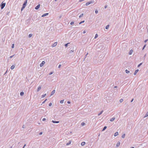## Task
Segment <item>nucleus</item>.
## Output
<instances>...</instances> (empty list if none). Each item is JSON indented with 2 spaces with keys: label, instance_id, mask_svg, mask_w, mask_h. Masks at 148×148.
I'll use <instances>...</instances> for the list:
<instances>
[{
  "label": "nucleus",
  "instance_id": "nucleus-1",
  "mask_svg": "<svg viewBox=\"0 0 148 148\" xmlns=\"http://www.w3.org/2000/svg\"><path fill=\"white\" fill-rule=\"evenodd\" d=\"M6 3H3L2 2L1 5V9H3Z\"/></svg>",
  "mask_w": 148,
  "mask_h": 148
},
{
  "label": "nucleus",
  "instance_id": "nucleus-2",
  "mask_svg": "<svg viewBox=\"0 0 148 148\" xmlns=\"http://www.w3.org/2000/svg\"><path fill=\"white\" fill-rule=\"evenodd\" d=\"M94 2V1H89L88 2L86 3V6H88L91 3H93Z\"/></svg>",
  "mask_w": 148,
  "mask_h": 148
},
{
  "label": "nucleus",
  "instance_id": "nucleus-3",
  "mask_svg": "<svg viewBox=\"0 0 148 148\" xmlns=\"http://www.w3.org/2000/svg\"><path fill=\"white\" fill-rule=\"evenodd\" d=\"M26 5H27L25 3H23V5L22 7L21 8V11H22L25 8V7L26 6Z\"/></svg>",
  "mask_w": 148,
  "mask_h": 148
},
{
  "label": "nucleus",
  "instance_id": "nucleus-4",
  "mask_svg": "<svg viewBox=\"0 0 148 148\" xmlns=\"http://www.w3.org/2000/svg\"><path fill=\"white\" fill-rule=\"evenodd\" d=\"M45 62L44 61H42L41 63L40 64V67H41L43 66L44 64H45Z\"/></svg>",
  "mask_w": 148,
  "mask_h": 148
},
{
  "label": "nucleus",
  "instance_id": "nucleus-5",
  "mask_svg": "<svg viewBox=\"0 0 148 148\" xmlns=\"http://www.w3.org/2000/svg\"><path fill=\"white\" fill-rule=\"evenodd\" d=\"M40 4H38L37 6H36L35 8V9L36 10H38L40 8Z\"/></svg>",
  "mask_w": 148,
  "mask_h": 148
},
{
  "label": "nucleus",
  "instance_id": "nucleus-6",
  "mask_svg": "<svg viewBox=\"0 0 148 148\" xmlns=\"http://www.w3.org/2000/svg\"><path fill=\"white\" fill-rule=\"evenodd\" d=\"M120 142L119 141H118L116 144V146L117 147H118L120 145Z\"/></svg>",
  "mask_w": 148,
  "mask_h": 148
},
{
  "label": "nucleus",
  "instance_id": "nucleus-7",
  "mask_svg": "<svg viewBox=\"0 0 148 148\" xmlns=\"http://www.w3.org/2000/svg\"><path fill=\"white\" fill-rule=\"evenodd\" d=\"M52 122L54 123H59V121H55L53 120H52Z\"/></svg>",
  "mask_w": 148,
  "mask_h": 148
},
{
  "label": "nucleus",
  "instance_id": "nucleus-8",
  "mask_svg": "<svg viewBox=\"0 0 148 148\" xmlns=\"http://www.w3.org/2000/svg\"><path fill=\"white\" fill-rule=\"evenodd\" d=\"M41 86H39L38 87V88L37 90V92L39 91L41 89Z\"/></svg>",
  "mask_w": 148,
  "mask_h": 148
},
{
  "label": "nucleus",
  "instance_id": "nucleus-9",
  "mask_svg": "<svg viewBox=\"0 0 148 148\" xmlns=\"http://www.w3.org/2000/svg\"><path fill=\"white\" fill-rule=\"evenodd\" d=\"M55 92V90H53V91L51 93V95H53L54 94Z\"/></svg>",
  "mask_w": 148,
  "mask_h": 148
},
{
  "label": "nucleus",
  "instance_id": "nucleus-10",
  "mask_svg": "<svg viewBox=\"0 0 148 148\" xmlns=\"http://www.w3.org/2000/svg\"><path fill=\"white\" fill-rule=\"evenodd\" d=\"M57 42H55L54 43H53V44L52 45V47H54L56 46L57 45Z\"/></svg>",
  "mask_w": 148,
  "mask_h": 148
},
{
  "label": "nucleus",
  "instance_id": "nucleus-11",
  "mask_svg": "<svg viewBox=\"0 0 148 148\" xmlns=\"http://www.w3.org/2000/svg\"><path fill=\"white\" fill-rule=\"evenodd\" d=\"M138 71L139 70L138 69L136 70L134 73V75H136Z\"/></svg>",
  "mask_w": 148,
  "mask_h": 148
},
{
  "label": "nucleus",
  "instance_id": "nucleus-12",
  "mask_svg": "<svg viewBox=\"0 0 148 148\" xmlns=\"http://www.w3.org/2000/svg\"><path fill=\"white\" fill-rule=\"evenodd\" d=\"M48 14H49L48 13H46L45 14L42 15V17H44V16H46L47 15H48Z\"/></svg>",
  "mask_w": 148,
  "mask_h": 148
},
{
  "label": "nucleus",
  "instance_id": "nucleus-13",
  "mask_svg": "<svg viewBox=\"0 0 148 148\" xmlns=\"http://www.w3.org/2000/svg\"><path fill=\"white\" fill-rule=\"evenodd\" d=\"M119 134V133L118 132H116L115 134H114V136H117Z\"/></svg>",
  "mask_w": 148,
  "mask_h": 148
},
{
  "label": "nucleus",
  "instance_id": "nucleus-14",
  "mask_svg": "<svg viewBox=\"0 0 148 148\" xmlns=\"http://www.w3.org/2000/svg\"><path fill=\"white\" fill-rule=\"evenodd\" d=\"M115 119V117H113L110 119V121H113Z\"/></svg>",
  "mask_w": 148,
  "mask_h": 148
},
{
  "label": "nucleus",
  "instance_id": "nucleus-15",
  "mask_svg": "<svg viewBox=\"0 0 148 148\" xmlns=\"http://www.w3.org/2000/svg\"><path fill=\"white\" fill-rule=\"evenodd\" d=\"M85 144V142H83L81 143V145L82 146L84 145Z\"/></svg>",
  "mask_w": 148,
  "mask_h": 148
},
{
  "label": "nucleus",
  "instance_id": "nucleus-16",
  "mask_svg": "<svg viewBox=\"0 0 148 148\" xmlns=\"http://www.w3.org/2000/svg\"><path fill=\"white\" fill-rule=\"evenodd\" d=\"M15 68V66L14 65H12L11 67V69H13Z\"/></svg>",
  "mask_w": 148,
  "mask_h": 148
},
{
  "label": "nucleus",
  "instance_id": "nucleus-17",
  "mask_svg": "<svg viewBox=\"0 0 148 148\" xmlns=\"http://www.w3.org/2000/svg\"><path fill=\"white\" fill-rule=\"evenodd\" d=\"M133 52V50H131L130 51V52L129 53V55H131L132 53Z\"/></svg>",
  "mask_w": 148,
  "mask_h": 148
},
{
  "label": "nucleus",
  "instance_id": "nucleus-18",
  "mask_svg": "<svg viewBox=\"0 0 148 148\" xmlns=\"http://www.w3.org/2000/svg\"><path fill=\"white\" fill-rule=\"evenodd\" d=\"M107 127L106 126H105L103 128V129L102 130V131H104L105 130L106 128H107Z\"/></svg>",
  "mask_w": 148,
  "mask_h": 148
},
{
  "label": "nucleus",
  "instance_id": "nucleus-19",
  "mask_svg": "<svg viewBox=\"0 0 148 148\" xmlns=\"http://www.w3.org/2000/svg\"><path fill=\"white\" fill-rule=\"evenodd\" d=\"M71 143V140L69 141L68 143H66V145H70Z\"/></svg>",
  "mask_w": 148,
  "mask_h": 148
},
{
  "label": "nucleus",
  "instance_id": "nucleus-20",
  "mask_svg": "<svg viewBox=\"0 0 148 148\" xmlns=\"http://www.w3.org/2000/svg\"><path fill=\"white\" fill-rule=\"evenodd\" d=\"M103 112V110H102L101 112L98 114V116H99Z\"/></svg>",
  "mask_w": 148,
  "mask_h": 148
},
{
  "label": "nucleus",
  "instance_id": "nucleus-21",
  "mask_svg": "<svg viewBox=\"0 0 148 148\" xmlns=\"http://www.w3.org/2000/svg\"><path fill=\"white\" fill-rule=\"evenodd\" d=\"M148 116V111L145 116H144V118H145Z\"/></svg>",
  "mask_w": 148,
  "mask_h": 148
},
{
  "label": "nucleus",
  "instance_id": "nucleus-22",
  "mask_svg": "<svg viewBox=\"0 0 148 148\" xmlns=\"http://www.w3.org/2000/svg\"><path fill=\"white\" fill-rule=\"evenodd\" d=\"M24 93L23 92H21L20 95L21 96H23L24 95Z\"/></svg>",
  "mask_w": 148,
  "mask_h": 148
},
{
  "label": "nucleus",
  "instance_id": "nucleus-23",
  "mask_svg": "<svg viewBox=\"0 0 148 148\" xmlns=\"http://www.w3.org/2000/svg\"><path fill=\"white\" fill-rule=\"evenodd\" d=\"M125 134H123L122 136V138H125Z\"/></svg>",
  "mask_w": 148,
  "mask_h": 148
},
{
  "label": "nucleus",
  "instance_id": "nucleus-24",
  "mask_svg": "<svg viewBox=\"0 0 148 148\" xmlns=\"http://www.w3.org/2000/svg\"><path fill=\"white\" fill-rule=\"evenodd\" d=\"M46 94H44V95H42V96L41 98H44V97H45L46 96Z\"/></svg>",
  "mask_w": 148,
  "mask_h": 148
},
{
  "label": "nucleus",
  "instance_id": "nucleus-25",
  "mask_svg": "<svg viewBox=\"0 0 148 148\" xmlns=\"http://www.w3.org/2000/svg\"><path fill=\"white\" fill-rule=\"evenodd\" d=\"M83 15H84V14L83 13L81 14L79 16V17L80 18L82 17L83 16Z\"/></svg>",
  "mask_w": 148,
  "mask_h": 148
},
{
  "label": "nucleus",
  "instance_id": "nucleus-26",
  "mask_svg": "<svg viewBox=\"0 0 148 148\" xmlns=\"http://www.w3.org/2000/svg\"><path fill=\"white\" fill-rule=\"evenodd\" d=\"M109 27V25H107L106 27V29H108Z\"/></svg>",
  "mask_w": 148,
  "mask_h": 148
},
{
  "label": "nucleus",
  "instance_id": "nucleus-27",
  "mask_svg": "<svg viewBox=\"0 0 148 148\" xmlns=\"http://www.w3.org/2000/svg\"><path fill=\"white\" fill-rule=\"evenodd\" d=\"M32 34H29L28 36L29 37V38H31L32 36Z\"/></svg>",
  "mask_w": 148,
  "mask_h": 148
},
{
  "label": "nucleus",
  "instance_id": "nucleus-28",
  "mask_svg": "<svg viewBox=\"0 0 148 148\" xmlns=\"http://www.w3.org/2000/svg\"><path fill=\"white\" fill-rule=\"evenodd\" d=\"M98 36V35L97 34H96L95 35V37H94V38L96 39L97 38V37Z\"/></svg>",
  "mask_w": 148,
  "mask_h": 148
},
{
  "label": "nucleus",
  "instance_id": "nucleus-29",
  "mask_svg": "<svg viewBox=\"0 0 148 148\" xmlns=\"http://www.w3.org/2000/svg\"><path fill=\"white\" fill-rule=\"evenodd\" d=\"M64 100H61L60 101V103L62 104L64 103Z\"/></svg>",
  "mask_w": 148,
  "mask_h": 148
},
{
  "label": "nucleus",
  "instance_id": "nucleus-30",
  "mask_svg": "<svg viewBox=\"0 0 148 148\" xmlns=\"http://www.w3.org/2000/svg\"><path fill=\"white\" fill-rule=\"evenodd\" d=\"M125 71L126 73H129V72H130V71H128V70H127V69Z\"/></svg>",
  "mask_w": 148,
  "mask_h": 148
},
{
  "label": "nucleus",
  "instance_id": "nucleus-31",
  "mask_svg": "<svg viewBox=\"0 0 148 148\" xmlns=\"http://www.w3.org/2000/svg\"><path fill=\"white\" fill-rule=\"evenodd\" d=\"M81 125L82 126H84L85 125V123L84 122H82L81 123Z\"/></svg>",
  "mask_w": 148,
  "mask_h": 148
},
{
  "label": "nucleus",
  "instance_id": "nucleus-32",
  "mask_svg": "<svg viewBox=\"0 0 148 148\" xmlns=\"http://www.w3.org/2000/svg\"><path fill=\"white\" fill-rule=\"evenodd\" d=\"M84 21H82L80 22L79 23V24H81L82 23H84Z\"/></svg>",
  "mask_w": 148,
  "mask_h": 148
},
{
  "label": "nucleus",
  "instance_id": "nucleus-33",
  "mask_svg": "<svg viewBox=\"0 0 148 148\" xmlns=\"http://www.w3.org/2000/svg\"><path fill=\"white\" fill-rule=\"evenodd\" d=\"M69 44V43H66V44H65V47H67V46H68V44Z\"/></svg>",
  "mask_w": 148,
  "mask_h": 148
},
{
  "label": "nucleus",
  "instance_id": "nucleus-34",
  "mask_svg": "<svg viewBox=\"0 0 148 148\" xmlns=\"http://www.w3.org/2000/svg\"><path fill=\"white\" fill-rule=\"evenodd\" d=\"M73 51L74 50H71V51H70L69 53H72L73 52Z\"/></svg>",
  "mask_w": 148,
  "mask_h": 148
},
{
  "label": "nucleus",
  "instance_id": "nucleus-35",
  "mask_svg": "<svg viewBox=\"0 0 148 148\" xmlns=\"http://www.w3.org/2000/svg\"><path fill=\"white\" fill-rule=\"evenodd\" d=\"M123 101V99H120V102L121 103Z\"/></svg>",
  "mask_w": 148,
  "mask_h": 148
},
{
  "label": "nucleus",
  "instance_id": "nucleus-36",
  "mask_svg": "<svg viewBox=\"0 0 148 148\" xmlns=\"http://www.w3.org/2000/svg\"><path fill=\"white\" fill-rule=\"evenodd\" d=\"M27 0H26L25 1L24 3H25V4L27 5Z\"/></svg>",
  "mask_w": 148,
  "mask_h": 148
},
{
  "label": "nucleus",
  "instance_id": "nucleus-37",
  "mask_svg": "<svg viewBox=\"0 0 148 148\" xmlns=\"http://www.w3.org/2000/svg\"><path fill=\"white\" fill-rule=\"evenodd\" d=\"M14 47V44H13L12 45V46L11 47L12 48H13Z\"/></svg>",
  "mask_w": 148,
  "mask_h": 148
},
{
  "label": "nucleus",
  "instance_id": "nucleus-38",
  "mask_svg": "<svg viewBox=\"0 0 148 148\" xmlns=\"http://www.w3.org/2000/svg\"><path fill=\"white\" fill-rule=\"evenodd\" d=\"M95 12L96 14H97L98 13V11L97 10H95Z\"/></svg>",
  "mask_w": 148,
  "mask_h": 148
},
{
  "label": "nucleus",
  "instance_id": "nucleus-39",
  "mask_svg": "<svg viewBox=\"0 0 148 148\" xmlns=\"http://www.w3.org/2000/svg\"><path fill=\"white\" fill-rule=\"evenodd\" d=\"M74 24V22H71L70 23L71 25H72Z\"/></svg>",
  "mask_w": 148,
  "mask_h": 148
},
{
  "label": "nucleus",
  "instance_id": "nucleus-40",
  "mask_svg": "<svg viewBox=\"0 0 148 148\" xmlns=\"http://www.w3.org/2000/svg\"><path fill=\"white\" fill-rule=\"evenodd\" d=\"M47 100V99H45V101H44L43 102H42V104H43V103H44L46 102V101Z\"/></svg>",
  "mask_w": 148,
  "mask_h": 148
},
{
  "label": "nucleus",
  "instance_id": "nucleus-41",
  "mask_svg": "<svg viewBox=\"0 0 148 148\" xmlns=\"http://www.w3.org/2000/svg\"><path fill=\"white\" fill-rule=\"evenodd\" d=\"M146 46V45H145L144 46H143V50L144 49V48H145V47Z\"/></svg>",
  "mask_w": 148,
  "mask_h": 148
},
{
  "label": "nucleus",
  "instance_id": "nucleus-42",
  "mask_svg": "<svg viewBox=\"0 0 148 148\" xmlns=\"http://www.w3.org/2000/svg\"><path fill=\"white\" fill-rule=\"evenodd\" d=\"M52 103H50L49 104V106H52Z\"/></svg>",
  "mask_w": 148,
  "mask_h": 148
},
{
  "label": "nucleus",
  "instance_id": "nucleus-43",
  "mask_svg": "<svg viewBox=\"0 0 148 148\" xmlns=\"http://www.w3.org/2000/svg\"><path fill=\"white\" fill-rule=\"evenodd\" d=\"M142 64V63H140L138 65V67H139Z\"/></svg>",
  "mask_w": 148,
  "mask_h": 148
},
{
  "label": "nucleus",
  "instance_id": "nucleus-44",
  "mask_svg": "<svg viewBox=\"0 0 148 148\" xmlns=\"http://www.w3.org/2000/svg\"><path fill=\"white\" fill-rule=\"evenodd\" d=\"M61 66V64H59V65L58 66V68H59V69L60 68Z\"/></svg>",
  "mask_w": 148,
  "mask_h": 148
},
{
  "label": "nucleus",
  "instance_id": "nucleus-45",
  "mask_svg": "<svg viewBox=\"0 0 148 148\" xmlns=\"http://www.w3.org/2000/svg\"><path fill=\"white\" fill-rule=\"evenodd\" d=\"M15 55H12V56H11L10 57V58H12Z\"/></svg>",
  "mask_w": 148,
  "mask_h": 148
},
{
  "label": "nucleus",
  "instance_id": "nucleus-46",
  "mask_svg": "<svg viewBox=\"0 0 148 148\" xmlns=\"http://www.w3.org/2000/svg\"><path fill=\"white\" fill-rule=\"evenodd\" d=\"M46 120V119L45 118H44L42 119V121H45Z\"/></svg>",
  "mask_w": 148,
  "mask_h": 148
},
{
  "label": "nucleus",
  "instance_id": "nucleus-47",
  "mask_svg": "<svg viewBox=\"0 0 148 148\" xmlns=\"http://www.w3.org/2000/svg\"><path fill=\"white\" fill-rule=\"evenodd\" d=\"M53 73V72H51L49 73V75H51Z\"/></svg>",
  "mask_w": 148,
  "mask_h": 148
},
{
  "label": "nucleus",
  "instance_id": "nucleus-48",
  "mask_svg": "<svg viewBox=\"0 0 148 148\" xmlns=\"http://www.w3.org/2000/svg\"><path fill=\"white\" fill-rule=\"evenodd\" d=\"M42 134V132H40V133H39V135H41V134Z\"/></svg>",
  "mask_w": 148,
  "mask_h": 148
},
{
  "label": "nucleus",
  "instance_id": "nucleus-49",
  "mask_svg": "<svg viewBox=\"0 0 148 148\" xmlns=\"http://www.w3.org/2000/svg\"><path fill=\"white\" fill-rule=\"evenodd\" d=\"M71 103L69 101H67V103L68 104H70Z\"/></svg>",
  "mask_w": 148,
  "mask_h": 148
},
{
  "label": "nucleus",
  "instance_id": "nucleus-50",
  "mask_svg": "<svg viewBox=\"0 0 148 148\" xmlns=\"http://www.w3.org/2000/svg\"><path fill=\"white\" fill-rule=\"evenodd\" d=\"M134 100V99H132L131 101V102H132Z\"/></svg>",
  "mask_w": 148,
  "mask_h": 148
},
{
  "label": "nucleus",
  "instance_id": "nucleus-51",
  "mask_svg": "<svg viewBox=\"0 0 148 148\" xmlns=\"http://www.w3.org/2000/svg\"><path fill=\"white\" fill-rule=\"evenodd\" d=\"M25 126L24 125H23L22 126V128H25Z\"/></svg>",
  "mask_w": 148,
  "mask_h": 148
},
{
  "label": "nucleus",
  "instance_id": "nucleus-52",
  "mask_svg": "<svg viewBox=\"0 0 148 148\" xmlns=\"http://www.w3.org/2000/svg\"><path fill=\"white\" fill-rule=\"evenodd\" d=\"M107 5H106L105 6V8H107Z\"/></svg>",
  "mask_w": 148,
  "mask_h": 148
},
{
  "label": "nucleus",
  "instance_id": "nucleus-53",
  "mask_svg": "<svg viewBox=\"0 0 148 148\" xmlns=\"http://www.w3.org/2000/svg\"><path fill=\"white\" fill-rule=\"evenodd\" d=\"M86 33V31H84L83 32V34H85Z\"/></svg>",
  "mask_w": 148,
  "mask_h": 148
},
{
  "label": "nucleus",
  "instance_id": "nucleus-54",
  "mask_svg": "<svg viewBox=\"0 0 148 148\" xmlns=\"http://www.w3.org/2000/svg\"><path fill=\"white\" fill-rule=\"evenodd\" d=\"M85 66V65H83L82 66V69L83 67L84 68Z\"/></svg>",
  "mask_w": 148,
  "mask_h": 148
},
{
  "label": "nucleus",
  "instance_id": "nucleus-55",
  "mask_svg": "<svg viewBox=\"0 0 148 148\" xmlns=\"http://www.w3.org/2000/svg\"><path fill=\"white\" fill-rule=\"evenodd\" d=\"M147 40H145V41H144V42H146L147 41Z\"/></svg>",
  "mask_w": 148,
  "mask_h": 148
},
{
  "label": "nucleus",
  "instance_id": "nucleus-56",
  "mask_svg": "<svg viewBox=\"0 0 148 148\" xmlns=\"http://www.w3.org/2000/svg\"><path fill=\"white\" fill-rule=\"evenodd\" d=\"M84 0H79V1L80 2H82V1H84Z\"/></svg>",
  "mask_w": 148,
  "mask_h": 148
},
{
  "label": "nucleus",
  "instance_id": "nucleus-57",
  "mask_svg": "<svg viewBox=\"0 0 148 148\" xmlns=\"http://www.w3.org/2000/svg\"><path fill=\"white\" fill-rule=\"evenodd\" d=\"M88 53H87V54L85 55V58H86V56L87 55H88Z\"/></svg>",
  "mask_w": 148,
  "mask_h": 148
},
{
  "label": "nucleus",
  "instance_id": "nucleus-58",
  "mask_svg": "<svg viewBox=\"0 0 148 148\" xmlns=\"http://www.w3.org/2000/svg\"><path fill=\"white\" fill-rule=\"evenodd\" d=\"M114 88H117V86H115L114 87Z\"/></svg>",
  "mask_w": 148,
  "mask_h": 148
},
{
  "label": "nucleus",
  "instance_id": "nucleus-59",
  "mask_svg": "<svg viewBox=\"0 0 148 148\" xmlns=\"http://www.w3.org/2000/svg\"><path fill=\"white\" fill-rule=\"evenodd\" d=\"M130 148H134V147H131Z\"/></svg>",
  "mask_w": 148,
  "mask_h": 148
},
{
  "label": "nucleus",
  "instance_id": "nucleus-60",
  "mask_svg": "<svg viewBox=\"0 0 148 148\" xmlns=\"http://www.w3.org/2000/svg\"><path fill=\"white\" fill-rule=\"evenodd\" d=\"M26 146V144H25L23 147H25Z\"/></svg>",
  "mask_w": 148,
  "mask_h": 148
},
{
  "label": "nucleus",
  "instance_id": "nucleus-61",
  "mask_svg": "<svg viewBox=\"0 0 148 148\" xmlns=\"http://www.w3.org/2000/svg\"><path fill=\"white\" fill-rule=\"evenodd\" d=\"M9 148H12V147H10Z\"/></svg>",
  "mask_w": 148,
  "mask_h": 148
},
{
  "label": "nucleus",
  "instance_id": "nucleus-62",
  "mask_svg": "<svg viewBox=\"0 0 148 148\" xmlns=\"http://www.w3.org/2000/svg\"><path fill=\"white\" fill-rule=\"evenodd\" d=\"M38 124H39V125L40 124V123H38Z\"/></svg>",
  "mask_w": 148,
  "mask_h": 148
},
{
  "label": "nucleus",
  "instance_id": "nucleus-63",
  "mask_svg": "<svg viewBox=\"0 0 148 148\" xmlns=\"http://www.w3.org/2000/svg\"><path fill=\"white\" fill-rule=\"evenodd\" d=\"M57 0H55V1H56Z\"/></svg>",
  "mask_w": 148,
  "mask_h": 148
},
{
  "label": "nucleus",
  "instance_id": "nucleus-64",
  "mask_svg": "<svg viewBox=\"0 0 148 148\" xmlns=\"http://www.w3.org/2000/svg\"><path fill=\"white\" fill-rule=\"evenodd\" d=\"M23 148H24V147H23Z\"/></svg>",
  "mask_w": 148,
  "mask_h": 148
}]
</instances>
